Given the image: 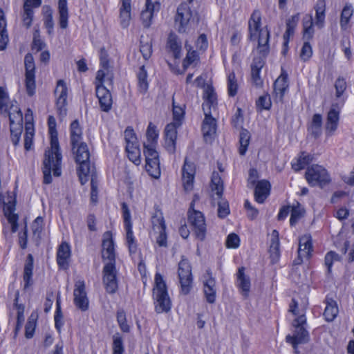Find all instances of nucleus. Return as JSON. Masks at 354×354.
Listing matches in <instances>:
<instances>
[{
	"instance_id": "obj_20",
	"label": "nucleus",
	"mask_w": 354,
	"mask_h": 354,
	"mask_svg": "<svg viewBox=\"0 0 354 354\" xmlns=\"http://www.w3.org/2000/svg\"><path fill=\"white\" fill-rule=\"evenodd\" d=\"M295 330L292 336L288 335L286 336V342L291 344L295 352L298 353L297 345L307 343L309 340L308 331L304 327H295Z\"/></svg>"
},
{
	"instance_id": "obj_31",
	"label": "nucleus",
	"mask_w": 354,
	"mask_h": 354,
	"mask_svg": "<svg viewBox=\"0 0 354 354\" xmlns=\"http://www.w3.org/2000/svg\"><path fill=\"white\" fill-rule=\"evenodd\" d=\"M82 129L77 120H75L70 126V142L71 145L82 142Z\"/></svg>"
},
{
	"instance_id": "obj_59",
	"label": "nucleus",
	"mask_w": 354,
	"mask_h": 354,
	"mask_svg": "<svg viewBox=\"0 0 354 354\" xmlns=\"http://www.w3.org/2000/svg\"><path fill=\"white\" fill-rule=\"evenodd\" d=\"M117 321L120 327V329L123 332L127 333L129 331V326L127 322L126 314L123 310H119L117 312Z\"/></svg>"
},
{
	"instance_id": "obj_55",
	"label": "nucleus",
	"mask_w": 354,
	"mask_h": 354,
	"mask_svg": "<svg viewBox=\"0 0 354 354\" xmlns=\"http://www.w3.org/2000/svg\"><path fill=\"white\" fill-rule=\"evenodd\" d=\"M147 138L148 143L147 145H156L157 142V139L158 137V133L156 131V127L151 122L149 124V126L147 129Z\"/></svg>"
},
{
	"instance_id": "obj_42",
	"label": "nucleus",
	"mask_w": 354,
	"mask_h": 354,
	"mask_svg": "<svg viewBox=\"0 0 354 354\" xmlns=\"http://www.w3.org/2000/svg\"><path fill=\"white\" fill-rule=\"evenodd\" d=\"M299 20V15L296 14L292 16L290 19H288L286 21V30L283 35V39L286 41L288 40L289 37L294 35L295 29L298 24Z\"/></svg>"
},
{
	"instance_id": "obj_47",
	"label": "nucleus",
	"mask_w": 354,
	"mask_h": 354,
	"mask_svg": "<svg viewBox=\"0 0 354 354\" xmlns=\"http://www.w3.org/2000/svg\"><path fill=\"white\" fill-rule=\"evenodd\" d=\"M250 135L249 131L246 129H243L241 131L240 136H239L240 147L239 149V151L240 155H241V156L245 155V153L247 151L249 142H250Z\"/></svg>"
},
{
	"instance_id": "obj_48",
	"label": "nucleus",
	"mask_w": 354,
	"mask_h": 354,
	"mask_svg": "<svg viewBox=\"0 0 354 354\" xmlns=\"http://www.w3.org/2000/svg\"><path fill=\"white\" fill-rule=\"evenodd\" d=\"M126 151L128 153V157L129 160L132 161L135 165H139L141 162V160L140 151L138 146H126Z\"/></svg>"
},
{
	"instance_id": "obj_64",
	"label": "nucleus",
	"mask_w": 354,
	"mask_h": 354,
	"mask_svg": "<svg viewBox=\"0 0 354 354\" xmlns=\"http://www.w3.org/2000/svg\"><path fill=\"white\" fill-rule=\"evenodd\" d=\"M140 50L142 53L143 57L145 59H148L152 53V46L151 44L147 42L143 43L142 41L140 42Z\"/></svg>"
},
{
	"instance_id": "obj_33",
	"label": "nucleus",
	"mask_w": 354,
	"mask_h": 354,
	"mask_svg": "<svg viewBox=\"0 0 354 354\" xmlns=\"http://www.w3.org/2000/svg\"><path fill=\"white\" fill-rule=\"evenodd\" d=\"M263 66V61L261 57L254 59L252 64L251 75L254 84L257 86H261L263 84V81L261 80L259 75L260 71Z\"/></svg>"
},
{
	"instance_id": "obj_35",
	"label": "nucleus",
	"mask_w": 354,
	"mask_h": 354,
	"mask_svg": "<svg viewBox=\"0 0 354 354\" xmlns=\"http://www.w3.org/2000/svg\"><path fill=\"white\" fill-rule=\"evenodd\" d=\"M353 15V9L351 4H346L343 8L340 16V27L343 30H348L351 25L350 19Z\"/></svg>"
},
{
	"instance_id": "obj_11",
	"label": "nucleus",
	"mask_w": 354,
	"mask_h": 354,
	"mask_svg": "<svg viewBox=\"0 0 354 354\" xmlns=\"http://www.w3.org/2000/svg\"><path fill=\"white\" fill-rule=\"evenodd\" d=\"M55 95L57 97L56 107L58 114L61 118H64L67 113L66 104L68 89L63 80H60L57 82L55 90Z\"/></svg>"
},
{
	"instance_id": "obj_28",
	"label": "nucleus",
	"mask_w": 354,
	"mask_h": 354,
	"mask_svg": "<svg viewBox=\"0 0 354 354\" xmlns=\"http://www.w3.org/2000/svg\"><path fill=\"white\" fill-rule=\"evenodd\" d=\"M71 256L70 246L66 243H62L57 250V261L59 267L66 268L68 266V260Z\"/></svg>"
},
{
	"instance_id": "obj_40",
	"label": "nucleus",
	"mask_w": 354,
	"mask_h": 354,
	"mask_svg": "<svg viewBox=\"0 0 354 354\" xmlns=\"http://www.w3.org/2000/svg\"><path fill=\"white\" fill-rule=\"evenodd\" d=\"M211 188L212 192H215L218 198H221L223 194V180L217 172H213L211 180Z\"/></svg>"
},
{
	"instance_id": "obj_51",
	"label": "nucleus",
	"mask_w": 354,
	"mask_h": 354,
	"mask_svg": "<svg viewBox=\"0 0 354 354\" xmlns=\"http://www.w3.org/2000/svg\"><path fill=\"white\" fill-rule=\"evenodd\" d=\"M238 83L237 80L235 77L234 73L232 72L228 75L227 77V91L228 94L231 97H234L236 95L238 91Z\"/></svg>"
},
{
	"instance_id": "obj_56",
	"label": "nucleus",
	"mask_w": 354,
	"mask_h": 354,
	"mask_svg": "<svg viewBox=\"0 0 354 354\" xmlns=\"http://www.w3.org/2000/svg\"><path fill=\"white\" fill-rule=\"evenodd\" d=\"M113 354H122L124 352V346L122 338L115 334L113 337Z\"/></svg>"
},
{
	"instance_id": "obj_37",
	"label": "nucleus",
	"mask_w": 354,
	"mask_h": 354,
	"mask_svg": "<svg viewBox=\"0 0 354 354\" xmlns=\"http://www.w3.org/2000/svg\"><path fill=\"white\" fill-rule=\"evenodd\" d=\"M33 270V257L31 254H28L27 261L24 269V288H26L32 284V276Z\"/></svg>"
},
{
	"instance_id": "obj_14",
	"label": "nucleus",
	"mask_w": 354,
	"mask_h": 354,
	"mask_svg": "<svg viewBox=\"0 0 354 354\" xmlns=\"http://www.w3.org/2000/svg\"><path fill=\"white\" fill-rule=\"evenodd\" d=\"M100 61L101 69L97 72L95 80L104 81V79L106 78V80L112 84L113 75L110 69L108 55L104 48L100 49Z\"/></svg>"
},
{
	"instance_id": "obj_36",
	"label": "nucleus",
	"mask_w": 354,
	"mask_h": 354,
	"mask_svg": "<svg viewBox=\"0 0 354 354\" xmlns=\"http://www.w3.org/2000/svg\"><path fill=\"white\" fill-rule=\"evenodd\" d=\"M326 304L324 316L326 321L331 322L336 317L338 313L337 304L333 299L326 298Z\"/></svg>"
},
{
	"instance_id": "obj_62",
	"label": "nucleus",
	"mask_w": 354,
	"mask_h": 354,
	"mask_svg": "<svg viewBox=\"0 0 354 354\" xmlns=\"http://www.w3.org/2000/svg\"><path fill=\"white\" fill-rule=\"evenodd\" d=\"M240 239L238 235L234 233L230 234L226 239V246L228 248H236L239 247Z\"/></svg>"
},
{
	"instance_id": "obj_23",
	"label": "nucleus",
	"mask_w": 354,
	"mask_h": 354,
	"mask_svg": "<svg viewBox=\"0 0 354 354\" xmlns=\"http://www.w3.org/2000/svg\"><path fill=\"white\" fill-rule=\"evenodd\" d=\"M288 88V75L282 73L274 83V93L278 100L282 101Z\"/></svg>"
},
{
	"instance_id": "obj_2",
	"label": "nucleus",
	"mask_w": 354,
	"mask_h": 354,
	"mask_svg": "<svg viewBox=\"0 0 354 354\" xmlns=\"http://www.w3.org/2000/svg\"><path fill=\"white\" fill-rule=\"evenodd\" d=\"M261 25V14L258 10L253 11L248 21V30L250 40L258 41L257 50L259 53L265 57L270 50L269 39L270 32L267 29L260 28Z\"/></svg>"
},
{
	"instance_id": "obj_19",
	"label": "nucleus",
	"mask_w": 354,
	"mask_h": 354,
	"mask_svg": "<svg viewBox=\"0 0 354 354\" xmlns=\"http://www.w3.org/2000/svg\"><path fill=\"white\" fill-rule=\"evenodd\" d=\"M203 292L206 300L209 304H214L216 295L215 279L209 270L203 276Z\"/></svg>"
},
{
	"instance_id": "obj_43",
	"label": "nucleus",
	"mask_w": 354,
	"mask_h": 354,
	"mask_svg": "<svg viewBox=\"0 0 354 354\" xmlns=\"http://www.w3.org/2000/svg\"><path fill=\"white\" fill-rule=\"evenodd\" d=\"M126 230V240L131 253H135L137 250V245L135 241V238L132 231V223L124 224Z\"/></svg>"
},
{
	"instance_id": "obj_54",
	"label": "nucleus",
	"mask_w": 354,
	"mask_h": 354,
	"mask_svg": "<svg viewBox=\"0 0 354 354\" xmlns=\"http://www.w3.org/2000/svg\"><path fill=\"white\" fill-rule=\"evenodd\" d=\"M303 213V209L299 203H297V205H293L291 207V215L290 218V225H295L301 218Z\"/></svg>"
},
{
	"instance_id": "obj_5",
	"label": "nucleus",
	"mask_w": 354,
	"mask_h": 354,
	"mask_svg": "<svg viewBox=\"0 0 354 354\" xmlns=\"http://www.w3.org/2000/svg\"><path fill=\"white\" fill-rule=\"evenodd\" d=\"M306 179L311 186L325 185L330 181V178L327 171L318 165H312L308 167L306 171Z\"/></svg>"
},
{
	"instance_id": "obj_38",
	"label": "nucleus",
	"mask_w": 354,
	"mask_h": 354,
	"mask_svg": "<svg viewBox=\"0 0 354 354\" xmlns=\"http://www.w3.org/2000/svg\"><path fill=\"white\" fill-rule=\"evenodd\" d=\"M138 78V91L140 93L145 94L149 87V83L147 81V73L144 66H142L137 74Z\"/></svg>"
},
{
	"instance_id": "obj_46",
	"label": "nucleus",
	"mask_w": 354,
	"mask_h": 354,
	"mask_svg": "<svg viewBox=\"0 0 354 354\" xmlns=\"http://www.w3.org/2000/svg\"><path fill=\"white\" fill-rule=\"evenodd\" d=\"M153 232H157L165 230L166 226L162 213L157 212L151 218Z\"/></svg>"
},
{
	"instance_id": "obj_4",
	"label": "nucleus",
	"mask_w": 354,
	"mask_h": 354,
	"mask_svg": "<svg viewBox=\"0 0 354 354\" xmlns=\"http://www.w3.org/2000/svg\"><path fill=\"white\" fill-rule=\"evenodd\" d=\"M153 297L157 313H168L171 310V302L167 293V286L160 273L155 275Z\"/></svg>"
},
{
	"instance_id": "obj_44",
	"label": "nucleus",
	"mask_w": 354,
	"mask_h": 354,
	"mask_svg": "<svg viewBox=\"0 0 354 354\" xmlns=\"http://www.w3.org/2000/svg\"><path fill=\"white\" fill-rule=\"evenodd\" d=\"M146 171L153 178L158 179L160 176V168L159 160L147 161Z\"/></svg>"
},
{
	"instance_id": "obj_7",
	"label": "nucleus",
	"mask_w": 354,
	"mask_h": 354,
	"mask_svg": "<svg viewBox=\"0 0 354 354\" xmlns=\"http://www.w3.org/2000/svg\"><path fill=\"white\" fill-rule=\"evenodd\" d=\"M102 273V281L106 291L109 294H114L118 288L115 263H105Z\"/></svg>"
},
{
	"instance_id": "obj_15",
	"label": "nucleus",
	"mask_w": 354,
	"mask_h": 354,
	"mask_svg": "<svg viewBox=\"0 0 354 354\" xmlns=\"http://www.w3.org/2000/svg\"><path fill=\"white\" fill-rule=\"evenodd\" d=\"M160 4L158 1L153 2L151 0L145 1V8L140 14V19L144 28H148L152 23L154 12H158Z\"/></svg>"
},
{
	"instance_id": "obj_13",
	"label": "nucleus",
	"mask_w": 354,
	"mask_h": 354,
	"mask_svg": "<svg viewBox=\"0 0 354 354\" xmlns=\"http://www.w3.org/2000/svg\"><path fill=\"white\" fill-rule=\"evenodd\" d=\"M74 304L82 311H86L88 308V299L85 290V283L84 281H77L75 284L73 291Z\"/></svg>"
},
{
	"instance_id": "obj_41",
	"label": "nucleus",
	"mask_w": 354,
	"mask_h": 354,
	"mask_svg": "<svg viewBox=\"0 0 354 354\" xmlns=\"http://www.w3.org/2000/svg\"><path fill=\"white\" fill-rule=\"evenodd\" d=\"M167 46L173 52L175 58L180 57L181 50V44L178 41L176 35L171 33L167 40Z\"/></svg>"
},
{
	"instance_id": "obj_39",
	"label": "nucleus",
	"mask_w": 354,
	"mask_h": 354,
	"mask_svg": "<svg viewBox=\"0 0 354 354\" xmlns=\"http://www.w3.org/2000/svg\"><path fill=\"white\" fill-rule=\"evenodd\" d=\"M303 28L304 34L303 37L304 39L308 41L313 37L314 28L313 19L311 15H306L303 19Z\"/></svg>"
},
{
	"instance_id": "obj_22",
	"label": "nucleus",
	"mask_w": 354,
	"mask_h": 354,
	"mask_svg": "<svg viewBox=\"0 0 354 354\" xmlns=\"http://www.w3.org/2000/svg\"><path fill=\"white\" fill-rule=\"evenodd\" d=\"M131 0H121L120 8V24L123 28H127L131 20Z\"/></svg>"
},
{
	"instance_id": "obj_3",
	"label": "nucleus",
	"mask_w": 354,
	"mask_h": 354,
	"mask_svg": "<svg viewBox=\"0 0 354 354\" xmlns=\"http://www.w3.org/2000/svg\"><path fill=\"white\" fill-rule=\"evenodd\" d=\"M71 145V150L75 160L79 165L77 174L82 185L86 183L88 176L92 171V167L89 161L90 152L88 145L84 141Z\"/></svg>"
},
{
	"instance_id": "obj_60",
	"label": "nucleus",
	"mask_w": 354,
	"mask_h": 354,
	"mask_svg": "<svg viewBox=\"0 0 354 354\" xmlns=\"http://www.w3.org/2000/svg\"><path fill=\"white\" fill-rule=\"evenodd\" d=\"M313 55V49L310 43L306 41L304 43L300 53V58L303 62H307Z\"/></svg>"
},
{
	"instance_id": "obj_50",
	"label": "nucleus",
	"mask_w": 354,
	"mask_h": 354,
	"mask_svg": "<svg viewBox=\"0 0 354 354\" xmlns=\"http://www.w3.org/2000/svg\"><path fill=\"white\" fill-rule=\"evenodd\" d=\"M322 124V118L320 114H315L312 119V124L310 128L311 133L315 137H317L321 133V127Z\"/></svg>"
},
{
	"instance_id": "obj_12",
	"label": "nucleus",
	"mask_w": 354,
	"mask_h": 354,
	"mask_svg": "<svg viewBox=\"0 0 354 354\" xmlns=\"http://www.w3.org/2000/svg\"><path fill=\"white\" fill-rule=\"evenodd\" d=\"M192 16V13L191 9L187 3H181L178 7L175 17V22L178 26V31L179 32H185Z\"/></svg>"
},
{
	"instance_id": "obj_25",
	"label": "nucleus",
	"mask_w": 354,
	"mask_h": 354,
	"mask_svg": "<svg viewBox=\"0 0 354 354\" xmlns=\"http://www.w3.org/2000/svg\"><path fill=\"white\" fill-rule=\"evenodd\" d=\"M313 251L312 239L309 234H305L300 237L299 241L298 253L300 257L308 259Z\"/></svg>"
},
{
	"instance_id": "obj_58",
	"label": "nucleus",
	"mask_w": 354,
	"mask_h": 354,
	"mask_svg": "<svg viewBox=\"0 0 354 354\" xmlns=\"http://www.w3.org/2000/svg\"><path fill=\"white\" fill-rule=\"evenodd\" d=\"M124 138L127 142V146H138L136 133H134V131L132 128L127 127L126 129V130L124 131Z\"/></svg>"
},
{
	"instance_id": "obj_34",
	"label": "nucleus",
	"mask_w": 354,
	"mask_h": 354,
	"mask_svg": "<svg viewBox=\"0 0 354 354\" xmlns=\"http://www.w3.org/2000/svg\"><path fill=\"white\" fill-rule=\"evenodd\" d=\"M58 10L59 26L62 29H66L68 27V10L66 0H59Z\"/></svg>"
},
{
	"instance_id": "obj_61",
	"label": "nucleus",
	"mask_w": 354,
	"mask_h": 354,
	"mask_svg": "<svg viewBox=\"0 0 354 354\" xmlns=\"http://www.w3.org/2000/svg\"><path fill=\"white\" fill-rule=\"evenodd\" d=\"M335 87L336 89V96L339 97L346 88V82L344 78L339 77L335 81Z\"/></svg>"
},
{
	"instance_id": "obj_29",
	"label": "nucleus",
	"mask_w": 354,
	"mask_h": 354,
	"mask_svg": "<svg viewBox=\"0 0 354 354\" xmlns=\"http://www.w3.org/2000/svg\"><path fill=\"white\" fill-rule=\"evenodd\" d=\"M314 8L316 12L315 24L319 28H322L325 24V0H317Z\"/></svg>"
},
{
	"instance_id": "obj_63",
	"label": "nucleus",
	"mask_w": 354,
	"mask_h": 354,
	"mask_svg": "<svg viewBox=\"0 0 354 354\" xmlns=\"http://www.w3.org/2000/svg\"><path fill=\"white\" fill-rule=\"evenodd\" d=\"M257 106L262 109H269L271 106V100L269 95L260 96L257 101Z\"/></svg>"
},
{
	"instance_id": "obj_26",
	"label": "nucleus",
	"mask_w": 354,
	"mask_h": 354,
	"mask_svg": "<svg viewBox=\"0 0 354 354\" xmlns=\"http://www.w3.org/2000/svg\"><path fill=\"white\" fill-rule=\"evenodd\" d=\"M339 119V111L336 106L333 105L328 113L326 130L333 133L337 128Z\"/></svg>"
},
{
	"instance_id": "obj_18",
	"label": "nucleus",
	"mask_w": 354,
	"mask_h": 354,
	"mask_svg": "<svg viewBox=\"0 0 354 354\" xmlns=\"http://www.w3.org/2000/svg\"><path fill=\"white\" fill-rule=\"evenodd\" d=\"M195 175V167L193 163L189 162L185 159L184 165L182 169V180L185 191L190 192L194 187Z\"/></svg>"
},
{
	"instance_id": "obj_57",
	"label": "nucleus",
	"mask_w": 354,
	"mask_h": 354,
	"mask_svg": "<svg viewBox=\"0 0 354 354\" xmlns=\"http://www.w3.org/2000/svg\"><path fill=\"white\" fill-rule=\"evenodd\" d=\"M12 104L9 102L8 96L2 87H0V111L1 113H7L8 107Z\"/></svg>"
},
{
	"instance_id": "obj_6",
	"label": "nucleus",
	"mask_w": 354,
	"mask_h": 354,
	"mask_svg": "<svg viewBox=\"0 0 354 354\" xmlns=\"http://www.w3.org/2000/svg\"><path fill=\"white\" fill-rule=\"evenodd\" d=\"M178 274L182 293L189 294L192 288L193 278L191 266L187 260L182 259L179 262Z\"/></svg>"
},
{
	"instance_id": "obj_27",
	"label": "nucleus",
	"mask_w": 354,
	"mask_h": 354,
	"mask_svg": "<svg viewBox=\"0 0 354 354\" xmlns=\"http://www.w3.org/2000/svg\"><path fill=\"white\" fill-rule=\"evenodd\" d=\"M216 120L212 115L206 114L202 124V131L205 139L207 140L208 138H212L216 133Z\"/></svg>"
},
{
	"instance_id": "obj_52",
	"label": "nucleus",
	"mask_w": 354,
	"mask_h": 354,
	"mask_svg": "<svg viewBox=\"0 0 354 354\" xmlns=\"http://www.w3.org/2000/svg\"><path fill=\"white\" fill-rule=\"evenodd\" d=\"M153 145L144 144V155L145 156V161L159 160V155L155 149Z\"/></svg>"
},
{
	"instance_id": "obj_49",
	"label": "nucleus",
	"mask_w": 354,
	"mask_h": 354,
	"mask_svg": "<svg viewBox=\"0 0 354 354\" xmlns=\"http://www.w3.org/2000/svg\"><path fill=\"white\" fill-rule=\"evenodd\" d=\"M311 161L312 157L310 155L306 154L305 152H301L297 162L292 163V167L295 171H299L304 169Z\"/></svg>"
},
{
	"instance_id": "obj_17",
	"label": "nucleus",
	"mask_w": 354,
	"mask_h": 354,
	"mask_svg": "<svg viewBox=\"0 0 354 354\" xmlns=\"http://www.w3.org/2000/svg\"><path fill=\"white\" fill-rule=\"evenodd\" d=\"M180 122H171L168 124L165 129V148L171 153L176 151V141L177 138V128Z\"/></svg>"
},
{
	"instance_id": "obj_21",
	"label": "nucleus",
	"mask_w": 354,
	"mask_h": 354,
	"mask_svg": "<svg viewBox=\"0 0 354 354\" xmlns=\"http://www.w3.org/2000/svg\"><path fill=\"white\" fill-rule=\"evenodd\" d=\"M9 117L10 128H22L23 116L21 110L17 105L11 104L8 107L7 113H1Z\"/></svg>"
},
{
	"instance_id": "obj_30",
	"label": "nucleus",
	"mask_w": 354,
	"mask_h": 354,
	"mask_svg": "<svg viewBox=\"0 0 354 354\" xmlns=\"http://www.w3.org/2000/svg\"><path fill=\"white\" fill-rule=\"evenodd\" d=\"M243 267L239 268L237 272L238 286L242 290L243 295L247 296L250 289V280L244 272Z\"/></svg>"
},
{
	"instance_id": "obj_45",
	"label": "nucleus",
	"mask_w": 354,
	"mask_h": 354,
	"mask_svg": "<svg viewBox=\"0 0 354 354\" xmlns=\"http://www.w3.org/2000/svg\"><path fill=\"white\" fill-rule=\"evenodd\" d=\"M34 17V11L32 8H29L27 3L24 4L23 12L21 14V20L23 26L26 28H29Z\"/></svg>"
},
{
	"instance_id": "obj_32",
	"label": "nucleus",
	"mask_w": 354,
	"mask_h": 354,
	"mask_svg": "<svg viewBox=\"0 0 354 354\" xmlns=\"http://www.w3.org/2000/svg\"><path fill=\"white\" fill-rule=\"evenodd\" d=\"M272 239L271 243L270 245V254L272 259V261L276 262L279 257V232L277 230H274L272 232Z\"/></svg>"
},
{
	"instance_id": "obj_1",
	"label": "nucleus",
	"mask_w": 354,
	"mask_h": 354,
	"mask_svg": "<svg viewBox=\"0 0 354 354\" xmlns=\"http://www.w3.org/2000/svg\"><path fill=\"white\" fill-rule=\"evenodd\" d=\"M49 133L50 134V147L46 150L43 161L44 183L50 184L52 182L51 171L55 176L61 175V163L62 156L60 152L57 133L56 131V122L53 116L48 119Z\"/></svg>"
},
{
	"instance_id": "obj_16",
	"label": "nucleus",
	"mask_w": 354,
	"mask_h": 354,
	"mask_svg": "<svg viewBox=\"0 0 354 354\" xmlns=\"http://www.w3.org/2000/svg\"><path fill=\"white\" fill-rule=\"evenodd\" d=\"M102 257L104 263H115L114 243L111 234L109 232L104 234V239L102 241Z\"/></svg>"
},
{
	"instance_id": "obj_10",
	"label": "nucleus",
	"mask_w": 354,
	"mask_h": 354,
	"mask_svg": "<svg viewBox=\"0 0 354 354\" xmlns=\"http://www.w3.org/2000/svg\"><path fill=\"white\" fill-rule=\"evenodd\" d=\"M103 82L95 80V93L101 110L104 112H109L112 108L113 99L109 90L103 85Z\"/></svg>"
},
{
	"instance_id": "obj_8",
	"label": "nucleus",
	"mask_w": 354,
	"mask_h": 354,
	"mask_svg": "<svg viewBox=\"0 0 354 354\" xmlns=\"http://www.w3.org/2000/svg\"><path fill=\"white\" fill-rule=\"evenodd\" d=\"M25 64V83L26 88L28 95L32 96L35 93V66L33 57L31 54L28 53L24 58Z\"/></svg>"
},
{
	"instance_id": "obj_9",
	"label": "nucleus",
	"mask_w": 354,
	"mask_h": 354,
	"mask_svg": "<svg viewBox=\"0 0 354 354\" xmlns=\"http://www.w3.org/2000/svg\"><path fill=\"white\" fill-rule=\"evenodd\" d=\"M188 221L193 227L196 238L203 241L206 234V224L202 212L190 209L188 212Z\"/></svg>"
},
{
	"instance_id": "obj_24",
	"label": "nucleus",
	"mask_w": 354,
	"mask_h": 354,
	"mask_svg": "<svg viewBox=\"0 0 354 354\" xmlns=\"http://www.w3.org/2000/svg\"><path fill=\"white\" fill-rule=\"evenodd\" d=\"M270 185L267 180L259 181L255 187L254 198L257 203H263L270 193Z\"/></svg>"
},
{
	"instance_id": "obj_53",
	"label": "nucleus",
	"mask_w": 354,
	"mask_h": 354,
	"mask_svg": "<svg viewBox=\"0 0 354 354\" xmlns=\"http://www.w3.org/2000/svg\"><path fill=\"white\" fill-rule=\"evenodd\" d=\"M341 257L334 251H330L326 253L324 259L325 265L327 267V272L330 274L333 263L334 261H339Z\"/></svg>"
}]
</instances>
